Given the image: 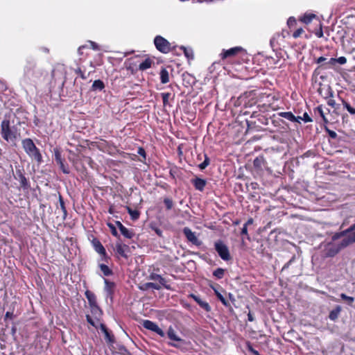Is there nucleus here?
<instances>
[{
  "instance_id": "44",
  "label": "nucleus",
  "mask_w": 355,
  "mask_h": 355,
  "mask_svg": "<svg viewBox=\"0 0 355 355\" xmlns=\"http://www.w3.org/2000/svg\"><path fill=\"white\" fill-rule=\"evenodd\" d=\"M340 297L343 300L345 301L347 303V304L350 306H352L354 302V298L353 297L347 296L345 293H341L340 295Z\"/></svg>"
},
{
  "instance_id": "49",
  "label": "nucleus",
  "mask_w": 355,
  "mask_h": 355,
  "mask_svg": "<svg viewBox=\"0 0 355 355\" xmlns=\"http://www.w3.org/2000/svg\"><path fill=\"white\" fill-rule=\"evenodd\" d=\"M146 286L147 288H151L153 289L159 291L161 289L162 286L159 284H157V283H154V282H148L146 284Z\"/></svg>"
},
{
  "instance_id": "35",
  "label": "nucleus",
  "mask_w": 355,
  "mask_h": 355,
  "mask_svg": "<svg viewBox=\"0 0 355 355\" xmlns=\"http://www.w3.org/2000/svg\"><path fill=\"white\" fill-rule=\"evenodd\" d=\"M105 88V84L101 80H96L92 85V91H102Z\"/></svg>"
},
{
  "instance_id": "13",
  "label": "nucleus",
  "mask_w": 355,
  "mask_h": 355,
  "mask_svg": "<svg viewBox=\"0 0 355 355\" xmlns=\"http://www.w3.org/2000/svg\"><path fill=\"white\" fill-rule=\"evenodd\" d=\"M15 180L19 181L20 187L24 190H28L31 188V184L27 178L25 177L24 171L23 168H17L15 174L14 175Z\"/></svg>"
},
{
  "instance_id": "42",
  "label": "nucleus",
  "mask_w": 355,
  "mask_h": 355,
  "mask_svg": "<svg viewBox=\"0 0 355 355\" xmlns=\"http://www.w3.org/2000/svg\"><path fill=\"white\" fill-rule=\"evenodd\" d=\"M342 103L345 108L352 115L355 114V107H353L350 105V104L345 101L344 99L341 98Z\"/></svg>"
},
{
  "instance_id": "29",
  "label": "nucleus",
  "mask_w": 355,
  "mask_h": 355,
  "mask_svg": "<svg viewBox=\"0 0 355 355\" xmlns=\"http://www.w3.org/2000/svg\"><path fill=\"white\" fill-rule=\"evenodd\" d=\"M85 295L88 300L89 306L98 304L96 295L89 290H87Z\"/></svg>"
},
{
  "instance_id": "55",
  "label": "nucleus",
  "mask_w": 355,
  "mask_h": 355,
  "mask_svg": "<svg viewBox=\"0 0 355 355\" xmlns=\"http://www.w3.org/2000/svg\"><path fill=\"white\" fill-rule=\"evenodd\" d=\"M86 320L89 324H91L92 326L94 327L96 329L98 328L97 323L95 322L94 319H92V318L89 315H86Z\"/></svg>"
},
{
  "instance_id": "62",
  "label": "nucleus",
  "mask_w": 355,
  "mask_h": 355,
  "mask_svg": "<svg viewBox=\"0 0 355 355\" xmlns=\"http://www.w3.org/2000/svg\"><path fill=\"white\" fill-rule=\"evenodd\" d=\"M327 60V59L326 58H324L323 56H320L316 59L315 62L317 64H319L320 65H321L322 64H324V62H326Z\"/></svg>"
},
{
  "instance_id": "24",
  "label": "nucleus",
  "mask_w": 355,
  "mask_h": 355,
  "mask_svg": "<svg viewBox=\"0 0 355 355\" xmlns=\"http://www.w3.org/2000/svg\"><path fill=\"white\" fill-rule=\"evenodd\" d=\"M90 311L94 319L99 322L102 315L103 311L98 304L89 306Z\"/></svg>"
},
{
  "instance_id": "46",
  "label": "nucleus",
  "mask_w": 355,
  "mask_h": 355,
  "mask_svg": "<svg viewBox=\"0 0 355 355\" xmlns=\"http://www.w3.org/2000/svg\"><path fill=\"white\" fill-rule=\"evenodd\" d=\"M210 160L209 157L207 155H205V159L204 161L198 165V167L200 170H204L209 164Z\"/></svg>"
},
{
  "instance_id": "19",
  "label": "nucleus",
  "mask_w": 355,
  "mask_h": 355,
  "mask_svg": "<svg viewBox=\"0 0 355 355\" xmlns=\"http://www.w3.org/2000/svg\"><path fill=\"white\" fill-rule=\"evenodd\" d=\"M105 262L98 260V267L101 272V275L103 277H110L113 275V270L106 264Z\"/></svg>"
},
{
  "instance_id": "32",
  "label": "nucleus",
  "mask_w": 355,
  "mask_h": 355,
  "mask_svg": "<svg viewBox=\"0 0 355 355\" xmlns=\"http://www.w3.org/2000/svg\"><path fill=\"white\" fill-rule=\"evenodd\" d=\"M342 309L340 306H336L333 310H331L329 315V318L335 321L338 319Z\"/></svg>"
},
{
  "instance_id": "64",
  "label": "nucleus",
  "mask_w": 355,
  "mask_h": 355,
  "mask_svg": "<svg viewBox=\"0 0 355 355\" xmlns=\"http://www.w3.org/2000/svg\"><path fill=\"white\" fill-rule=\"evenodd\" d=\"M89 44H90L91 47L94 50H98L99 49L98 45L96 42H92V41H89Z\"/></svg>"
},
{
  "instance_id": "57",
  "label": "nucleus",
  "mask_w": 355,
  "mask_h": 355,
  "mask_svg": "<svg viewBox=\"0 0 355 355\" xmlns=\"http://www.w3.org/2000/svg\"><path fill=\"white\" fill-rule=\"evenodd\" d=\"M109 146V143L104 140V139H101V142H100L98 145H97V148L99 149V150H103V148H105L107 146Z\"/></svg>"
},
{
  "instance_id": "31",
  "label": "nucleus",
  "mask_w": 355,
  "mask_h": 355,
  "mask_svg": "<svg viewBox=\"0 0 355 355\" xmlns=\"http://www.w3.org/2000/svg\"><path fill=\"white\" fill-rule=\"evenodd\" d=\"M100 329L102 331V332L105 334V339L110 343H113L114 340V337L112 334L109 332L106 326L104 324L101 323Z\"/></svg>"
},
{
  "instance_id": "41",
  "label": "nucleus",
  "mask_w": 355,
  "mask_h": 355,
  "mask_svg": "<svg viewBox=\"0 0 355 355\" xmlns=\"http://www.w3.org/2000/svg\"><path fill=\"white\" fill-rule=\"evenodd\" d=\"M161 96L162 98L163 106L166 107L167 105H170L168 103V100L170 98H173L171 96V94L169 92H163L161 93Z\"/></svg>"
},
{
  "instance_id": "36",
  "label": "nucleus",
  "mask_w": 355,
  "mask_h": 355,
  "mask_svg": "<svg viewBox=\"0 0 355 355\" xmlns=\"http://www.w3.org/2000/svg\"><path fill=\"white\" fill-rule=\"evenodd\" d=\"M125 209L127 210L128 213L130 214V218L132 220H137L140 216V212L137 209H132L129 206H125Z\"/></svg>"
},
{
  "instance_id": "50",
  "label": "nucleus",
  "mask_w": 355,
  "mask_h": 355,
  "mask_svg": "<svg viewBox=\"0 0 355 355\" xmlns=\"http://www.w3.org/2000/svg\"><path fill=\"white\" fill-rule=\"evenodd\" d=\"M137 153L143 158L142 159H140V161L142 162H144L145 160L146 159V153L145 149L141 146L139 147Z\"/></svg>"
},
{
  "instance_id": "21",
  "label": "nucleus",
  "mask_w": 355,
  "mask_h": 355,
  "mask_svg": "<svg viewBox=\"0 0 355 355\" xmlns=\"http://www.w3.org/2000/svg\"><path fill=\"white\" fill-rule=\"evenodd\" d=\"M70 155L68 157V159L69 162H71L73 167L77 170L80 171V165H81L82 167L83 166L82 165L81 162L80 161L78 155L76 154L75 153L72 152L71 150L69 151Z\"/></svg>"
},
{
  "instance_id": "45",
  "label": "nucleus",
  "mask_w": 355,
  "mask_h": 355,
  "mask_svg": "<svg viewBox=\"0 0 355 355\" xmlns=\"http://www.w3.org/2000/svg\"><path fill=\"white\" fill-rule=\"evenodd\" d=\"M75 73L78 74L83 80H87L90 73L85 74L84 71L81 70L80 67L75 69Z\"/></svg>"
},
{
  "instance_id": "5",
  "label": "nucleus",
  "mask_w": 355,
  "mask_h": 355,
  "mask_svg": "<svg viewBox=\"0 0 355 355\" xmlns=\"http://www.w3.org/2000/svg\"><path fill=\"white\" fill-rule=\"evenodd\" d=\"M22 147L26 154L38 164L42 162V156L38 148L30 138H26L21 141Z\"/></svg>"
},
{
  "instance_id": "54",
  "label": "nucleus",
  "mask_w": 355,
  "mask_h": 355,
  "mask_svg": "<svg viewBox=\"0 0 355 355\" xmlns=\"http://www.w3.org/2000/svg\"><path fill=\"white\" fill-rule=\"evenodd\" d=\"M318 25H319V29L315 31V35L318 37L320 38L323 36V31L322 29V24L320 20H318Z\"/></svg>"
},
{
  "instance_id": "40",
  "label": "nucleus",
  "mask_w": 355,
  "mask_h": 355,
  "mask_svg": "<svg viewBox=\"0 0 355 355\" xmlns=\"http://www.w3.org/2000/svg\"><path fill=\"white\" fill-rule=\"evenodd\" d=\"M120 232H121V234L127 239H130L135 236L133 231L128 230L125 226H123V227H122L120 230Z\"/></svg>"
},
{
  "instance_id": "58",
  "label": "nucleus",
  "mask_w": 355,
  "mask_h": 355,
  "mask_svg": "<svg viewBox=\"0 0 355 355\" xmlns=\"http://www.w3.org/2000/svg\"><path fill=\"white\" fill-rule=\"evenodd\" d=\"M327 104H328V105L331 106V107H333L334 109H338V107H339V105L336 104V101L331 98H330L327 101Z\"/></svg>"
},
{
  "instance_id": "25",
  "label": "nucleus",
  "mask_w": 355,
  "mask_h": 355,
  "mask_svg": "<svg viewBox=\"0 0 355 355\" xmlns=\"http://www.w3.org/2000/svg\"><path fill=\"white\" fill-rule=\"evenodd\" d=\"M279 116L286 119L287 120L292 122H297L300 123L299 119H301V116H295L291 112H282L278 113Z\"/></svg>"
},
{
  "instance_id": "39",
  "label": "nucleus",
  "mask_w": 355,
  "mask_h": 355,
  "mask_svg": "<svg viewBox=\"0 0 355 355\" xmlns=\"http://www.w3.org/2000/svg\"><path fill=\"white\" fill-rule=\"evenodd\" d=\"M336 64V58H331L328 61L324 62V64H322L319 66L320 68H322L323 69H327L332 68Z\"/></svg>"
},
{
  "instance_id": "48",
  "label": "nucleus",
  "mask_w": 355,
  "mask_h": 355,
  "mask_svg": "<svg viewBox=\"0 0 355 355\" xmlns=\"http://www.w3.org/2000/svg\"><path fill=\"white\" fill-rule=\"evenodd\" d=\"M297 24V20L294 17H290L287 21V24L290 29L295 28Z\"/></svg>"
},
{
  "instance_id": "2",
  "label": "nucleus",
  "mask_w": 355,
  "mask_h": 355,
  "mask_svg": "<svg viewBox=\"0 0 355 355\" xmlns=\"http://www.w3.org/2000/svg\"><path fill=\"white\" fill-rule=\"evenodd\" d=\"M247 96H241L239 98L238 101H239L241 103H243V105L247 107L248 106H252V105L259 103L258 107H263L266 110H268L269 107H272V101H275V96L270 94H261L260 95V98L259 101H254L253 98L249 100L248 101H246Z\"/></svg>"
},
{
  "instance_id": "16",
  "label": "nucleus",
  "mask_w": 355,
  "mask_h": 355,
  "mask_svg": "<svg viewBox=\"0 0 355 355\" xmlns=\"http://www.w3.org/2000/svg\"><path fill=\"white\" fill-rule=\"evenodd\" d=\"M182 232L188 241L198 247L202 245V241L198 239L195 232H192L190 228L186 227L183 229Z\"/></svg>"
},
{
  "instance_id": "47",
  "label": "nucleus",
  "mask_w": 355,
  "mask_h": 355,
  "mask_svg": "<svg viewBox=\"0 0 355 355\" xmlns=\"http://www.w3.org/2000/svg\"><path fill=\"white\" fill-rule=\"evenodd\" d=\"M164 203L166 209L167 210H170L173 208V202L172 199H171L169 198H165L164 199Z\"/></svg>"
},
{
  "instance_id": "28",
  "label": "nucleus",
  "mask_w": 355,
  "mask_h": 355,
  "mask_svg": "<svg viewBox=\"0 0 355 355\" xmlns=\"http://www.w3.org/2000/svg\"><path fill=\"white\" fill-rule=\"evenodd\" d=\"M313 19H316L317 21L319 20L317 16L315 14L313 13H305L302 17H300L299 20L305 24H309L311 23Z\"/></svg>"
},
{
  "instance_id": "59",
  "label": "nucleus",
  "mask_w": 355,
  "mask_h": 355,
  "mask_svg": "<svg viewBox=\"0 0 355 355\" xmlns=\"http://www.w3.org/2000/svg\"><path fill=\"white\" fill-rule=\"evenodd\" d=\"M300 120L304 121V122H311L312 119L309 116L307 112H304L303 114V117H301V119H299V121Z\"/></svg>"
},
{
  "instance_id": "9",
  "label": "nucleus",
  "mask_w": 355,
  "mask_h": 355,
  "mask_svg": "<svg viewBox=\"0 0 355 355\" xmlns=\"http://www.w3.org/2000/svg\"><path fill=\"white\" fill-rule=\"evenodd\" d=\"M166 334H167L168 338L171 340L176 342V343H172V342L168 343V345L169 346L175 347L177 349H182V346L187 343V342L184 339L181 338L180 336H178L177 335L176 331H175L173 327H172L171 326L168 327Z\"/></svg>"
},
{
  "instance_id": "7",
  "label": "nucleus",
  "mask_w": 355,
  "mask_h": 355,
  "mask_svg": "<svg viewBox=\"0 0 355 355\" xmlns=\"http://www.w3.org/2000/svg\"><path fill=\"white\" fill-rule=\"evenodd\" d=\"M91 243L96 252L100 255V258L98 259L99 261L109 263L111 261V258L107 254L106 250L101 242L97 238L94 237Z\"/></svg>"
},
{
  "instance_id": "12",
  "label": "nucleus",
  "mask_w": 355,
  "mask_h": 355,
  "mask_svg": "<svg viewBox=\"0 0 355 355\" xmlns=\"http://www.w3.org/2000/svg\"><path fill=\"white\" fill-rule=\"evenodd\" d=\"M114 250L116 258L123 257L126 259L128 258V253L130 252V247L128 245L122 243L121 241L116 242Z\"/></svg>"
},
{
  "instance_id": "14",
  "label": "nucleus",
  "mask_w": 355,
  "mask_h": 355,
  "mask_svg": "<svg viewBox=\"0 0 355 355\" xmlns=\"http://www.w3.org/2000/svg\"><path fill=\"white\" fill-rule=\"evenodd\" d=\"M210 288L214 291V294L216 295L217 299L226 307H230L231 305L230 302L225 298L223 295L219 291L220 290L223 293H225V291L218 284L214 285H209Z\"/></svg>"
},
{
  "instance_id": "27",
  "label": "nucleus",
  "mask_w": 355,
  "mask_h": 355,
  "mask_svg": "<svg viewBox=\"0 0 355 355\" xmlns=\"http://www.w3.org/2000/svg\"><path fill=\"white\" fill-rule=\"evenodd\" d=\"M105 291L107 295L112 296L114 292L115 283L104 278Z\"/></svg>"
},
{
  "instance_id": "52",
  "label": "nucleus",
  "mask_w": 355,
  "mask_h": 355,
  "mask_svg": "<svg viewBox=\"0 0 355 355\" xmlns=\"http://www.w3.org/2000/svg\"><path fill=\"white\" fill-rule=\"evenodd\" d=\"M247 349L251 352L253 355H260L259 352L253 348L251 343L250 342H248L246 344Z\"/></svg>"
},
{
  "instance_id": "11",
  "label": "nucleus",
  "mask_w": 355,
  "mask_h": 355,
  "mask_svg": "<svg viewBox=\"0 0 355 355\" xmlns=\"http://www.w3.org/2000/svg\"><path fill=\"white\" fill-rule=\"evenodd\" d=\"M54 159L56 164L59 166L60 169L64 174L70 173L69 165L65 163L64 159L62 157L61 152L58 148H54Z\"/></svg>"
},
{
  "instance_id": "33",
  "label": "nucleus",
  "mask_w": 355,
  "mask_h": 355,
  "mask_svg": "<svg viewBox=\"0 0 355 355\" xmlns=\"http://www.w3.org/2000/svg\"><path fill=\"white\" fill-rule=\"evenodd\" d=\"M153 63V61L150 58H147L139 64V69L141 71H144L148 69H150Z\"/></svg>"
},
{
  "instance_id": "6",
  "label": "nucleus",
  "mask_w": 355,
  "mask_h": 355,
  "mask_svg": "<svg viewBox=\"0 0 355 355\" xmlns=\"http://www.w3.org/2000/svg\"><path fill=\"white\" fill-rule=\"evenodd\" d=\"M40 72L37 70L36 62L32 58L27 59L24 67V80L27 83L35 81L34 79L38 78Z\"/></svg>"
},
{
  "instance_id": "53",
  "label": "nucleus",
  "mask_w": 355,
  "mask_h": 355,
  "mask_svg": "<svg viewBox=\"0 0 355 355\" xmlns=\"http://www.w3.org/2000/svg\"><path fill=\"white\" fill-rule=\"evenodd\" d=\"M304 33V31L302 28H297L293 33V37L294 38H298L300 37L303 33Z\"/></svg>"
},
{
  "instance_id": "26",
  "label": "nucleus",
  "mask_w": 355,
  "mask_h": 355,
  "mask_svg": "<svg viewBox=\"0 0 355 355\" xmlns=\"http://www.w3.org/2000/svg\"><path fill=\"white\" fill-rule=\"evenodd\" d=\"M318 91L324 98H329L333 96V92L329 86L320 87Z\"/></svg>"
},
{
  "instance_id": "15",
  "label": "nucleus",
  "mask_w": 355,
  "mask_h": 355,
  "mask_svg": "<svg viewBox=\"0 0 355 355\" xmlns=\"http://www.w3.org/2000/svg\"><path fill=\"white\" fill-rule=\"evenodd\" d=\"M142 325L145 329L156 333L161 337L165 336V333L164 332V331L161 328H159V326L155 322L151 320H144L142 322Z\"/></svg>"
},
{
  "instance_id": "23",
  "label": "nucleus",
  "mask_w": 355,
  "mask_h": 355,
  "mask_svg": "<svg viewBox=\"0 0 355 355\" xmlns=\"http://www.w3.org/2000/svg\"><path fill=\"white\" fill-rule=\"evenodd\" d=\"M191 183L193 184L196 190L202 191L207 184V181L205 179L196 177L191 180Z\"/></svg>"
},
{
  "instance_id": "34",
  "label": "nucleus",
  "mask_w": 355,
  "mask_h": 355,
  "mask_svg": "<svg viewBox=\"0 0 355 355\" xmlns=\"http://www.w3.org/2000/svg\"><path fill=\"white\" fill-rule=\"evenodd\" d=\"M180 49L183 51V53L188 60H193L194 59V53L192 49L187 48L184 46H181Z\"/></svg>"
},
{
  "instance_id": "60",
  "label": "nucleus",
  "mask_w": 355,
  "mask_h": 355,
  "mask_svg": "<svg viewBox=\"0 0 355 355\" xmlns=\"http://www.w3.org/2000/svg\"><path fill=\"white\" fill-rule=\"evenodd\" d=\"M295 260V256H293L292 258L286 263L284 264V266H283L282 269V272H283L284 270H285L286 269L288 268L289 266L292 263V262H293Z\"/></svg>"
},
{
  "instance_id": "30",
  "label": "nucleus",
  "mask_w": 355,
  "mask_h": 355,
  "mask_svg": "<svg viewBox=\"0 0 355 355\" xmlns=\"http://www.w3.org/2000/svg\"><path fill=\"white\" fill-rule=\"evenodd\" d=\"M159 76H160V81L162 84H166L169 82V80H170L169 73L166 68H165V67L161 68V70L159 72Z\"/></svg>"
},
{
  "instance_id": "63",
  "label": "nucleus",
  "mask_w": 355,
  "mask_h": 355,
  "mask_svg": "<svg viewBox=\"0 0 355 355\" xmlns=\"http://www.w3.org/2000/svg\"><path fill=\"white\" fill-rule=\"evenodd\" d=\"M14 318V314L12 312L7 311L4 316V320H7L8 319H12Z\"/></svg>"
},
{
  "instance_id": "1",
  "label": "nucleus",
  "mask_w": 355,
  "mask_h": 355,
  "mask_svg": "<svg viewBox=\"0 0 355 355\" xmlns=\"http://www.w3.org/2000/svg\"><path fill=\"white\" fill-rule=\"evenodd\" d=\"M1 136L8 143H15L21 137L19 129L12 125L10 119L5 118L1 123Z\"/></svg>"
},
{
  "instance_id": "38",
  "label": "nucleus",
  "mask_w": 355,
  "mask_h": 355,
  "mask_svg": "<svg viewBox=\"0 0 355 355\" xmlns=\"http://www.w3.org/2000/svg\"><path fill=\"white\" fill-rule=\"evenodd\" d=\"M314 113H315V114L320 115V116H321V118L322 119V121H324V123H327L329 122L328 119L325 116V113L323 110L322 105H319V106L316 107L314 109Z\"/></svg>"
},
{
  "instance_id": "22",
  "label": "nucleus",
  "mask_w": 355,
  "mask_h": 355,
  "mask_svg": "<svg viewBox=\"0 0 355 355\" xmlns=\"http://www.w3.org/2000/svg\"><path fill=\"white\" fill-rule=\"evenodd\" d=\"M149 279L154 280V281H158L159 284H161L163 287H164L166 289H170L171 287L169 285L166 284V279L162 277L160 275L153 272L149 275Z\"/></svg>"
},
{
  "instance_id": "37",
  "label": "nucleus",
  "mask_w": 355,
  "mask_h": 355,
  "mask_svg": "<svg viewBox=\"0 0 355 355\" xmlns=\"http://www.w3.org/2000/svg\"><path fill=\"white\" fill-rule=\"evenodd\" d=\"M59 204L62 212V219L63 220H64L67 216V210L65 206L64 199L61 194H59Z\"/></svg>"
},
{
  "instance_id": "56",
  "label": "nucleus",
  "mask_w": 355,
  "mask_h": 355,
  "mask_svg": "<svg viewBox=\"0 0 355 355\" xmlns=\"http://www.w3.org/2000/svg\"><path fill=\"white\" fill-rule=\"evenodd\" d=\"M325 131L327 132L328 135L331 139H335L337 138L338 135H337V133L335 131L329 129L327 127H325Z\"/></svg>"
},
{
  "instance_id": "61",
  "label": "nucleus",
  "mask_w": 355,
  "mask_h": 355,
  "mask_svg": "<svg viewBox=\"0 0 355 355\" xmlns=\"http://www.w3.org/2000/svg\"><path fill=\"white\" fill-rule=\"evenodd\" d=\"M336 64L339 63L340 64H344L347 62V58L344 56L339 57L336 58Z\"/></svg>"
},
{
  "instance_id": "4",
  "label": "nucleus",
  "mask_w": 355,
  "mask_h": 355,
  "mask_svg": "<svg viewBox=\"0 0 355 355\" xmlns=\"http://www.w3.org/2000/svg\"><path fill=\"white\" fill-rule=\"evenodd\" d=\"M340 236H344L343 239L339 243H337L340 248V250L347 247L350 244L355 242V223L350 226L346 230L339 233L336 234L333 237V240H336L339 239Z\"/></svg>"
},
{
  "instance_id": "51",
  "label": "nucleus",
  "mask_w": 355,
  "mask_h": 355,
  "mask_svg": "<svg viewBox=\"0 0 355 355\" xmlns=\"http://www.w3.org/2000/svg\"><path fill=\"white\" fill-rule=\"evenodd\" d=\"M107 225L110 228V232H111L112 234L114 236H116V237L119 236L117 230H116V227H115V225L114 224H112L111 223H107Z\"/></svg>"
},
{
  "instance_id": "10",
  "label": "nucleus",
  "mask_w": 355,
  "mask_h": 355,
  "mask_svg": "<svg viewBox=\"0 0 355 355\" xmlns=\"http://www.w3.org/2000/svg\"><path fill=\"white\" fill-rule=\"evenodd\" d=\"M214 247L219 257L223 260L227 261L232 259L229 248L223 241L218 240L216 241L214 243Z\"/></svg>"
},
{
  "instance_id": "17",
  "label": "nucleus",
  "mask_w": 355,
  "mask_h": 355,
  "mask_svg": "<svg viewBox=\"0 0 355 355\" xmlns=\"http://www.w3.org/2000/svg\"><path fill=\"white\" fill-rule=\"evenodd\" d=\"M253 167L258 174L263 172L264 169L267 168V162L263 156L257 157L253 161Z\"/></svg>"
},
{
  "instance_id": "3",
  "label": "nucleus",
  "mask_w": 355,
  "mask_h": 355,
  "mask_svg": "<svg viewBox=\"0 0 355 355\" xmlns=\"http://www.w3.org/2000/svg\"><path fill=\"white\" fill-rule=\"evenodd\" d=\"M245 54V50L241 46H235L229 49H223L220 53V60L223 63L233 64L237 61L240 55Z\"/></svg>"
},
{
  "instance_id": "20",
  "label": "nucleus",
  "mask_w": 355,
  "mask_h": 355,
  "mask_svg": "<svg viewBox=\"0 0 355 355\" xmlns=\"http://www.w3.org/2000/svg\"><path fill=\"white\" fill-rule=\"evenodd\" d=\"M189 297L195 300V302L205 311L207 312H210L211 311V307L209 304L208 302L202 300L200 297L196 295L195 294H190Z\"/></svg>"
},
{
  "instance_id": "8",
  "label": "nucleus",
  "mask_w": 355,
  "mask_h": 355,
  "mask_svg": "<svg viewBox=\"0 0 355 355\" xmlns=\"http://www.w3.org/2000/svg\"><path fill=\"white\" fill-rule=\"evenodd\" d=\"M154 44L157 51L165 54L172 51L175 49V46H172L171 44L161 35H157L155 37Z\"/></svg>"
},
{
  "instance_id": "18",
  "label": "nucleus",
  "mask_w": 355,
  "mask_h": 355,
  "mask_svg": "<svg viewBox=\"0 0 355 355\" xmlns=\"http://www.w3.org/2000/svg\"><path fill=\"white\" fill-rule=\"evenodd\" d=\"M340 250V248H339L337 243H329L327 244L324 250V257H333L336 256Z\"/></svg>"
},
{
  "instance_id": "43",
  "label": "nucleus",
  "mask_w": 355,
  "mask_h": 355,
  "mask_svg": "<svg viewBox=\"0 0 355 355\" xmlns=\"http://www.w3.org/2000/svg\"><path fill=\"white\" fill-rule=\"evenodd\" d=\"M224 275H225V270L221 268H218L216 269L213 272V275L218 279L223 278Z\"/></svg>"
}]
</instances>
